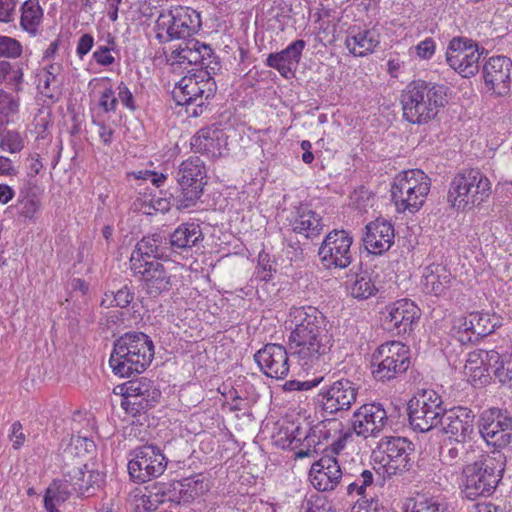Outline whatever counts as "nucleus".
Returning a JSON list of instances; mask_svg holds the SVG:
<instances>
[{
  "mask_svg": "<svg viewBox=\"0 0 512 512\" xmlns=\"http://www.w3.org/2000/svg\"><path fill=\"white\" fill-rule=\"evenodd\" d=\"M16 16L15 0H0V22L10 23Z\"/></svg>",
  "mask_w": 512,
  "mask_h": 512,
  "instance_id": "obj_54",
  "label": "nucleus"
},
{
  "mask_svg": "<svg viewBox=\"0 0 512 512\" xmlns=\"http://www.w3.org/2000/svg\"><path fill=\"white\" fill-rule=\"evenodd\" d=\"M133 297L134 294L130 291V289L127 286H124L117 292H114L112 301H114V306L125 308L132 302Z\"/></svg>",
  "mask_w": 512,
  "mask_h": 512,
  "instance_id": "obj_60",
  "label": "nucleus"
},
{
  "mask_svg": "<svg viewBox=\"0 0 512 512\" xmlns=\"http://www.w3.org/2000/svg\"><path fill=\"white\" fill-rule=\"evenodd\" d=\"M94 38L92 35L86 33L83 34L77 44V54L82 58L86 55L93 47Z\"/></svg>",
  "mask_w": 512,
  "mask_h": 512,
  "instance_id": "obj_63",
  "label": "nucleus"
},
{
  "mask_svg": "<svg viewBox=\"0 0 512 512\" xmlns=\"http://www.w3.org/2000/svg\"><path fill=\"white\" fill-rule=\"evenodd\" d=\"M72 495H76L73 486L67 481V476L64 474L62 480L53 481L46 489L44 495L45 508H57L58 505L67 501Z\"/></svg>",
  "mask_w": 512,
  "mask_h": 512,
  "instance_id": "obj_41",
  "label": "nucleus"
},
{
  "mask_svg": "<svg viewBox=\"0 0 512 512\" xmlns=\"http://www.w3.org/2000/svg\"><path fill=\"white\" fill-rule=\"evenodd\" d=\"M358 387L349 379H339L320 388L315 397L316 406L325 414L348 411L356 402Z\"/></svg>",
  "mask_w": 512,
  "mask_h": 512,
  "instance_id": "obj_13",
  "label": "nucleus"
},
{
  "mask_svg": "<svg viewBox=\"0 0 512 512\" xmlns=\"http://www.w3.org/2000/svg\"><path fill=\"white\" fill-rule=\"evenodd\" d=\"M288 221L293 232L306 238L318 236L324 227L322 217L309 204L296 206L291 211Z\"/></svg>",
  "mask_w": 512,
  "mask_h": 512,
  "instance_id": "obj_31",
  "label": "nucleus"
},
{
  "mask_svg": "<svg viewBox=\"0 0 512 512\" xmlns=\"http://www.w3.org/2000/svg\"><path fill=\"white\" fill-rule=\"evenodd\" d=\"M481 54L479 45L472 39L454 37L447 47L446 62L462 77L469 78L479 71Z\"/></svg>",
  "mask_w": 512,
  "mask_h": 512,
  "instance_id": "obj_14",
  "label": "nucleus"
},
{
  "mask_svg": "<svg viewBox=\"0 0 512 512\" xmlns=\"http://www.w3.org/2000/svg\"><path fill=\"white\" fill-rule=\"evenodd\" d=\"M435 48V41L432 38H426L415 47V50L421 59H430L435 53Z\"/></svg>",
  "mask_w": 512,
  "mask_h": 512,
  "instance_id": "obj_59",
  "label": "nucleus"
},
{
  "mask_svg": "<svg viewBox=\"0 0 512 512\" xmlns=\"http://www.w3.org/2000/svg\"><path fill=\"white\" fill-rule=\"evenodd\" d=\"M445 411L441 396L434 390H424L409 402L410 425L414 430L428 432L440 423Z\"/></svg>",
  "mask_w": 512,
  "mask_h": 512,
  "instance_id": "obj_11",
  "label": "nucleus"
},
{
  "mask_svg": "<svg viewBox=\"0 0 512 512\" xmlns=\"http://www.w3.org/2000/svg\"><path fill=\"white\" fill-rule=\"evenodd\" d=\"M407 512H447L446 507L434 497H418Z\"/></svg>",
  "mask_w": 512,
  "mask_h": 512,
  "instance_id": "obj_48",
  "label": "nucleus"
},
{
  "mask_svg": "<svg viewBox=\"0 0 512 512\" xmlns=\"http://www.w3.org/2000/svg\"><path fill=\"white\" fill-rule=\"evenodd\" d=\"M394 239V227L384 219H376L365 226L363 243L365 249L371 254L385 253L394 244Z\"/></svg>",
  "mask_w": 512,
  "mask_h": 512,
  "instance_id": "obj_27",
  "label": "nucleus"
},
{
  "mask_svg": "<svg viewBox=\"0 0 512 512\" xmlns=\"http://www.w3.org/2000/svg\"><path fill=\"white\" fill-rule=\"evenodd\" d=\"M156 38L162 42L186 39L201 27L200 14L185 6H173L160 13L156 20Z\"/></svg>",
  "mask_w": 512,
  "mask_h": 512,
  "instance_id": "obj_8",
  "label": "nucleus"
},
{
  "mask_svg": "<svg viewBox=\"0 0 512 512\" xmlns=\"http://www.w3.org/2000/svg\"><path fill=\"white\" fill-rule=\"evenodd\" d=\"M484 86L491 95L506 96L512 85V60L506 56H492L482 67Z\"/></svg>",
  "mask_w": 512,
  "mask_h": 512,
  "instance_id": "obj_18",
  "label": "nucleus"
},
{
  "mask_svg": "<svg viewBox=\"0 0 512 512\" xmlns=\"http://www.w3.org/2000/svg\"><path fill=\"white\" fill-rule=\"evenodd\" d=\"M146 490V493L139 498L140 504L146 511L156 510L161 504L174 501L175 492L170 484L156 483Z\"/></svg>",
  "mask_w": 512,
  "mask_h": 512,
  "instance_id": "obj_38",
  "label": "nucleus"
},
{
  "mask_svg": "<svg viewBox=\"0 0 512 512\" xmlns=\"http://www.w3.org/2000/svg\"><path fill=\"white\" fill-rule=\"evenodd\" d=\"M504 471L502 456L484 455L463 469L462 493L469 500L489 496L496 489Z\"/></svg>",
  "mask_w": 512,
  "mask_h": 512,
  "instance_id": "obj_4",
  "label": "nucleus"
},
{
  "mask_svg": "<svg viewBox=\"0 0 512 512\" xmlns=\"http://www.w3.org/2000/svg\"><path fill=\"white\" fill-rule=\"evenodd\" d=\"M169 61L172 65H196L200 69L214 70L213 65L218 63L215 61V56L212 48L196 39H188L178 45L177 48L172 50Z\"/></svg>",
  "mask_w": 512,
  "mask_h": 512,
  "instance_id": "obj_23",
  "label": "nucleus"
},
{
  "mask_svg": "<svg viewBox=\"0 0 512 512\" xmlns=\"http://www.w3.org/2000/svg\"><path fill=\"white\" fill-rule=\"evenodd\" d=\"M305 46L302 39L293 41L281 52L269 54L266 65L276 69L284 78H290L298 67Z\"/></svg>",
  "mask_w": 512,
  "mask_h": 512,
  "instance_id": "obj_32",
  "label": "nucleus"
},
{
  "mask_svg": "<svg viewBox=\"0 0 512 512\" xmlns=\"http://www.w3.org/2000/svg\"><path fill=\"white\" fill-rule=\"evenodd\" d=\"M16 207L21 216L32 219L40 208V201L34 195H20Z\"/></svg>",
  "mask_w": 512,
  "mask_h": 512,
  "instance_id": "obj_49",
  "label": "nucleus"
},
{
  "mask_svg": "<svg viewBox=\"0 0 512 512\" xmlns=\"http://www.w3.org/2000/svg\"><path fill=\"white\" fill-rule=\"evenodd\" d=\"M67 481L73 486L78 497H90L100 488L104 475L97 470H87V466H78L65 473Z\"/></svg>",
  "mask_w": 512,
  "mask_h": 512,
  "instance_id": "obj_35",
  "label": "nucleus"
},
{
  "mask_svg": "<svg viewBox=\"0 0 512 512\" xmlns=\"http://www.w3.org/2000/svg\"><path fill=\"white\" fill-rule=\"evenodd\" d=\"M132 271L135 275L140 276L144 288L150 296L157 297L172 286V275L158 260H153L147 266Z\"/></svg>",
  "mask_w": 512,
  "mask_h": 512,
  "instance_id": "obj_29",
  "label": "nucleus"
},
{
  "mask_svg": "<svg viewBox=\"0 0 512 512\" xmlns=\"http://www.w3.org/2000/svg\"><path fill=\"white\" fill-rule=\"evenodd\" d=\"M439 424L450 439L466 441L474 430V414L470 409L455 407L445 411Z\"/></svg>",
  "mask_w": 512,
  "mask_h": 512,
  "instance_id": "obj_28",
  "label": "nucleus"
},
{
  "mask_svg": "<svg viewBox=\"0 0 512 512\" xmlns=\"http://www.w3.org/2000/svg\"><path fill=\"white\" fill-rule=\"evenodd\" d=\"M261 371L268 377L284 379L290 369L289 356L280 344H266L254 355Z\"/></svg>",
  "mask_w": 512,
  "mask_h": 512,
  "instance_id": "obj_25",
  "label": "nucleus"
},
{
  "mask_svg": "<svg viewBox=\"0 0 512 512\" xmlns=\"http://www.w3.org/2000/svg\"><path fill=\"white\" fill-rule=\"evenodd\" d=\"M216 84L208 69H199L184 76L173 90L177 105L186 106L189 116L198 117L203 113L205 101L214 95Z\"/></svg>",
  "mask_w": 512,
  "mask_h": 512,
  "instance_id": "obj_7",
  "label": "nucleus"
},
{
  "mask_svg": "<svg viewBox=\"0 0 512 512\" xmlns=\"http://www.w3.org/2000/svg\"><path fill=\"white\" fill-rule=\"evenodd\" d=\"M464 442L465 441L450 439V441L445 443L441 448V459L450 465L455 463L458 459H460V456L464 451Z\"/></svg>",
  "mask_w": 512,
  "mask_h": 512,
  "instance_id": "obj_50",
  "label": "nucleus"
},
{
  "mask_svg": "<svg viewBox=\"0 0 512 512\" xmlns=\"http://www.w3.org/2000/svg\"><path fill=\"white\" fill-rule=\"evenodd\" d=\"M206 169L199 157H190L183 161L178 169L177 182L180 192L172 196L169 204L177 210H185L195 206L203 193L206 184Z\"/></svg>",
  "mask_w": 512,
  "mask_h": 512,
  "instance_id": "obj_9",
  "label": "nucleus"
},
{
  "mask_svg": "<svg viewBox=\"0 0 512 512\" xmlns=\"http://www.w3.org/2000/svg\"><path fill=\"white\" fill-rule=\"evenodd\" d=\"M382 454L381 461L389 475H395L408 469L412 444L402 437H385L378 444Z\"/></svg>",
  "mask_w": 512,
  "mask_h": 512,
  "instance_id": "obj_24",
  "label": "nucleus"
},
{
  "mask_svg": "<svg viewBox=\"0 0 512 512\" xmlns=\"http://www.w3.org/2000/svg\"><path fill=\"white\" fill-rule=\"evenodd\" d=\"M379 43V34L373 29L353 25L346 30L345 46L354 56L363 57L372 53Z\"/></svg>",
  "mask_w": 512,
  "mask_h": 512,
  "instance_id": "obj_34",
  "label": "nucleus"
},
{
  "mask_svg": "<svg viewBox=\"0 0 512 512\" xmlns=\"http://www.w3.org/2000/svg\"><path fill=\"white\" fill-rule=\"evenodd\" d=\"M161 242V236L157 234L143 237L138 241L130 257L131 270L140 269L153 260L163 258L165 252L161 247Z\"/></svg>",
  "mask_w": 512,
  "mask_h": 512,
  "instance_id": "obj_36",
  "label": "nucleus"
},
{
  "mask_svg": "<svg viewBox=\"0 0 512 512\" xmlns=\"http://www.w3.org/2000/svg\"><path fill=\"white\" fill-rule=\"evenodd\" d=\"M9 438L14 449H20L24 445L26 435L23 432L22 424L19 421H16L11 425Z\"/></svg>",
  "mask_w": 512,
  "mask_h": 512,
  "instance_id": "obj_56",
  "label": "nucleus"
},
{
  "mask_svg": "<svg viewBox=\"0 0 512 512\" xmlns=\"http://www.w3.org/2000/svg\"><path fill=\"white\" fill-rule=\"evenodd\" d=\"M419 317L418 307L409 299L397 300L385 306L381 311L384 328L397 335L409 333Z\"/></svg>",
  "mask_w": 512,
  "mask_h": 512,
  "instance_id": "obj_20",
  "label": "nucleus"
},
{
  "mask_svg": "<svg viewBox=\"0 0 512 512\" xmlns=\"http://www.w3.org/2000/svg\"><path fill=\"white\" fill-rule=\"evenodd\" d=\"M291 330L289 347L304 369L324 361L333 346L325 317L314 307H293L286 320Z\"/></svg>",
  "mask_w": 512,
  "mask_h": 512,
  "instance_id": "obj_1",
  "label": "nucleus"
},
{
  "mask_svg": "<svg viewBox=\"0 0 512 512\" xmlns=\"http://www.w3.org/2000/svg\"><path fill=\"white\" fill-rule=\"evenodd\" d=\"M353 237L345 230H333L324 238L318 255L324 267L344 269L352 262Z\"/></svg>",
  "mask_w": 512,
  "mask_h": 512,
  "instance_id": "obj_15",
  "label": "nucleus"
},
{
  "mask_svg": "<svg viewBox=\"0 0 512 512\" xmlns=\"http://www.w3.org/2000/svg\"><path fill=\"white\" fill-rule=\"evenodd\" d=\"M24 147L22 136L14 130H5L0 135V148L9 153H18Z\"/></svg>",
  "mask_w": 512,
  "mask_h": 512,
  "instance_id": "obj_47",
  "label": "nucleus"
},
{
  "mask_svg": "<svg viewBox=\"0 0 512 512\" xmlns=\"http://www.w3.org/2000/svg\"><path fill=\"white\" fill-rule=\"evenodd\" d=\"M490 194L489 179L479 170L471 169L453 177L447 193V201L457 211H467L479 206Z\"/></svg>",
  "mask_w": 512,
  "mask_h": 512,
  "instance_id": "obj_5",
  "label": "nucleus"
},
{
  "mask_svg": "<svg viewBox=\"0 0 512 512\" xmlns=\"http://www.w3.org/2000/svg\"><path fill=\"white\" fill-rule=\"evenodd\" d=\"M501 325V318L489 312H472L457 318L453 329L459 334L462 343L478 340L487 336Z\"/></svg>",
  "mask_w": 512,
  "mask_h": 512,
  "instance_id": "obj_19",
  "label": "nucleus"
},
{
  "mask_svg": "<svg viewBox=\"0 0 512 512\" xmlns=\"http://www.w3.org/2000/svg\"><path fill=\"white\" fill-rule=\"evenodd\" d=\"M123 389L122 407L132 415L153 407L161 397L160 390L155 388L153 383L146 378L129 381Z\"/></svg>",
  "mask_w": 512,
  "mask_h": 512,
  "instance_id": "obj_22",
  "label": "nucleus"
},
{
  "mask_svg": "<svg viewBox=\"0 0 512 512\" xmlns=\"http://www.w3.org/2000/svg\"><path fill=\"white\" fill-rule=\"evenodd\" d=\"M479 429L488 445L505 447L511 441L512 418L507 411L492 408L482 413Z\"/></svg>",
  "mask_w": 512,
  "mask_h": 512,
  "instance_id": "obj_17",
  "label": "nucleus"
},
{
  "mask_svg": "<svg viewBox=\"0 0 512 512\" xmlns=\"http://www.w3.org/2000/svg\"><path fill=\"white\" fill-rule=\"evenodd\" d=\"M61 66L59 64H51L47 68L44 69L42 74L40 75V84L39 87L41 91L46 96H52L55 91H57L61 84Z\"/></svg>",
  "mask_w": 512,
  "mask_h": 512,
  "instance_id": "obj_44",
  "label": "nucleus"
},
{
  "mask_svg": "<svg viewBox=\"0 0 512 512\" xmlns=\"http://www.w3.org/2000/svg\"><path fill=\"white\" fill-rule=\"evenodd\" d=\"M355 482L359 486L361 496L365 497L367 488L374 482V474L370 470H363Z\"/></svg>",
  "mask_w": 512,
  "mask_h": 512,
  "instance_id": "obj_62",
  "label": "nucleus"
},
{
  "mask_svg": "<svg viewBox=\"0 0 512 512\" xmlns=\"http://www.w3.org/2000/svg\"><path fill=\"white\" fill-rule=\"evenodd\" d=\"M352 440V430L345 427L338 419H326L311 428L309 444L327 443L324 453L340 454L347 443Z\"/></svg>",
  "mask_w": 512,
  "mask_h": 512,
  "instance_id": "obj_16",
  "label": "nucleus"
},
{
  "mask_svg": "<svg viewBox=\"0 0 512 512\" xmlns=\"http://www.w3.org/2000/svg\"><path fill=\"white\" fill-rule=\"evenodd\" d=\"M118 97L117 101L120 100L122 104L127 107L128 109L134 111L136 109L134 96L130 89L127 87V85L124 82H120L118 87Z\"/></svg>",
  "mask_w": 512,
  "mask_h": 512,
  "instance_id": "obj_57",
  "label": "nucleus"
},
{
  "mask_svg": "<svg viewBox=\"0 0 512 512\" xmlns=\"http://www.w3.org/2000/svg\"><path fill=\"white\" fill-rule=\"evenodd\" d=\"M327 506V502L322 497L311 498L307 502V512H331L330 506Z\"/></svg>",
  "mask_w": 512,
  "mask_h": 512,
  "instance_id": "obj_64",
  "label": "nucleus"
},
{
  "mask_svg": "<svg viewBox=\"0 0 512 512\" xmlns=\"http://www.w3.org/2000/svg\"><path fill=\"white\" fill-rule=\"evenodd\" d=\"M167 467V459L155 445H143L130 453L128 472L136 482H146L161 476Z\"/></svg>",
  "mask_w": 512,
  "mask_h": 512,
  "instance_id": "obj_12",
  "label": "nucleus"
},
{
  "mask_svg": "<svg viewBox=\"0 0 512 512\" xmlns=\"http://www.w3.org/2000/svg\"><path fill=\"white\" fill-rule=\"evenodd\" d=\"M99 105L105 112L116 110L117 97H115L114 91L111 87L105 88L100 97Z\"/></svg>",
  "mask_w": 512,
  "mask_h": 512,
  "instance_id": "obj_58",
  "label": "nucleus"
},
{
  "mask_svg": "<svg viewBox=\"0 0 512 512\" xmlns=\"http://www.w3.org/2000/svg\"><path fill=\"white\" fill-rule=\"evenodd\" d=\"M374 379L386 382L404 374L410 366L409 347L399 341L381 344L372 355Z\"/></svg>",
  "mask_w": 512,
  "mask_h": 512,
  "instance_id": "obj_10",
  "label": "nucleus"
},
{
  "mask_svg": "<svg viewBox=\"0 0 512 512\" xmlns=\"http://www.w3.org/2000/svg\"><path fill=\"white\" fill-rule=\"evenodd\" d=\"M483 355L486 371L492 369L495 376L499 378V381L502 383L506 382V379L512 378L511 376H508L507 373H505L504 362L499 352L495 350H483Z\"/></svg>",
  "mask_w": 512,
  "mask_h": 512,
  "instance_id": "obj_46",
  "label": "nucleus"
},
{
  "mask_svg": "<svg viewBox=\"0 0 512 512\" xmlns=\"http://www.w3.org/2000/svg\"><path fill=\"white\" fill-rule=\"evenodd\" d=\"M202 231L196 223H183L170 235V245L175 250H187L202 239Z\"/></svg>",
  "mask_w": 512,
  "mask_h": 512,
  "instance_id": "obj_37",
  "label": "nucleus"
},
{
  "mask_svg": "<svg viewBox=\"0 0 512 512\" xmlns=\"http://www.w3.org/2000/svg\"><path fill=\"white\" fill-rule=\"evenodd\" d=\"M454 281L455 277L445 265L433 263L424 268L421 283L426 293L444 296L448 293Z\"/></svg>",
  "mask_w": 512,
  "mask_h": 512,
  "instance_id": "obj_33",
  "label": "nucleus"
},
{
  "mask_svg": "<svg viewBox=\"0 0 512 512\" xmlns=\"http://www.w3.org/2000/svg\"><path fill=\"white\" fill-rule=\"evenodd\" d=\"M465 370L481 377L486 371L483 350L473 351L468 354Z\"/></svg>",
  "mask_w": 512,
  "mask_h": 512,
  "instance_id": "obj_52",
  "label": "nucleus"
},
{
  "mask_svg": "<svg viewBox=\"0 0 512 512\" xmlns=\"http://www.w3.org/2000/svg\"><path fill=\"white\" fill-rule=\"evenodd\" d=\"M154 357V344L142 332H127L114 342L109 364L113 372L121 377L140 374L150 365Z\"/></svg>",
  "mask_w": 512,
  "mask_h": 512,
  "instance_id": "obj_3",
  "label": "nucleus"
},
{
  "mask_svg": "<svg viewBox=\"0 0 512 512\" xmlns=\"http://www.w3.org/2000/svg\"><path fill=\"white\" fill-rule=\"evenodd\" d=\"M93 58L96 63L101 66H109L115 62V58L111 53V48L107 45L98 46L93 53Z\"/></svg>",
  "mask_w": 512,
  "mask_h": 512,
  "instance_id": "obj_55",
  "label": "nucleus"
},
{
  "mask_svg": "<svg viewBox=\"0 0 512 512\" xmlns=\"http://www.w3.org/2000/svg\"><path fill=\"white\" fill-rule=\"evenodd\" d=\"M179 496L184 502H191L210 490L209 480L201 475L185 478L179 483Z\"/></svg>",
  "mask_w": 512,
  "mask_h": 512,
  "instance_id": "obj_42",
  "label": "nucleus"
},
{
  "mask_svg": "<svg viewBox=\"0 0 512 512\" xmlns=\"http://www.w3.org/2000/svg\"><path fill=\"white\" fill-rule=\"evenodd\" d=\"M430 187V178L419 169L399 173L391 187V196L396 210L411 213L418 211L423 206Z\"/></svg>",
  "mask_w": 512,
  "mask_h": 512,
  "instance_id": "obj_6",
  "label": "nucleus"
},
{
  "mask_svg": "<svg viewBox=\"0 0 512 512\" xmlns=\"http://www.w3.org/2000/svg\"><path fill=\"white\" fill-rule=\"evenodd\" d=\"M352 434L363 438L377 437L386 427L388 416L379 403H367L360 406L352 415Z\"/></svg>",
  "mask_w": 512,
  "mask_h": 512,
  "instance_id": "obj_21",
  "label": "nucleus"
},
{
  "mask_svg": "<svg viewBox=\"0 0 512 512\" xmlns=\"http://www.w3.org/2000/svg\"><path fill=\"white\" fill-rule=\"evenodd\" d=\"M19 111V98L0 91V124H8Z\"/></svg>",
  "mask_w": 512,
  "mask_h": 512,
  "instance_id": "obj_45",
  "label": "nucleus"
},
{
  "mask_svg": "<svg viewBox=\"0 0 512 512\" xmlns=\"http://www.w3.org/2000/svg\"><path fill=\"white\" fill-rule=\"evenodd\" d=\"M309 434L302 430L300 425L293 422L283 423L277 433L274 435V439L277 445L283 449H296L302 440L308 441Z\"/></svg>",
  "mask_w": 512,
  "mask_h": 512,
  "instance_id": "obj_40",
  "label": "nucleus"
},
{
  "mask_svg": "<svg viewBox=\"0 0 512 512\" xmlns=\"http://www.w3.org/2000/svg\"><path fill=\"white\" fill-rule=\"evenodd\" d=\"M21 53L22 46L18 40L0 35V57L17 58Z\"/></svg>",
  "mask_w": 512,
  "mask_h": 512,
  "instance_id": "obj_51",
  "label": "nucleus"
},
{
  "mask_svg": "<svg viewBox=\"0 0 512 512\" xmlns=\"http://www.w3.org/2000/svg\"><path fill=\"white\" fill-rule=\"evenodd\" d=\"M23 68L20 64H15V67L12 69L9 77L5 81L7 85L12 87L16 92L21 90V85L23 83Z\"/></svg>",
  "mask_w": 512,
  "mask_h": 512,
  "instance_id": "obj_61",
  "label": "nucleus"
},
{
  "mask_svg": "<svg viewBox=\"0 0 512 512\" xmlns=\"http://www.w3.org/2000/svg\"><path fill=\"white\" fill-rule=\"evenodd\" d=\"M20 26L30 35L35 36L43 19V9L39 0H26L20 8Z\"/></svg>",
  "mask_w": 512,
  "mask_h": 512,
  "instance_id": "obj_39",
  "label": "nucleus"
},
{
  "mask_svg": "<svg viewBox=\"0 0 512 512\" xmlns=\"http://www.w3.org/2000/svg\"><path fill=\"white\" fill-rule=\"evenodd\" d=\"M192 148L212 158L221 157L227 150L225 132L215 126L200 129L191 140Z\"/></svg>",
  "mask_w": 512,
  "mask_h": 512,
  "instance_id": "obj_30",
  "label": "nucleus"
},
{
  "mask_svg": "<svg viewBox=\"0 0 512 512\" xmlns=\"http://www.w3.org/2000/svg\"><path fill=\"white\" fill-rule=\"evenodd\" d=\"M336 455L326 452L312 464L310 481L317 490L331 491L340 483L343 474Z\"/></svg>",
  "mask_w": 512,
  "mask_h": 512,
  "instance_id": "obj_26",
  "label": "nucleus"
},
{
  "mask_svg": "<svg viewBox=\"0 0 512 512\" xmlns=\"http://www.w3.org/2000/svg\"><path fill=\"white\" fill-rule=\"evenodd\" d=\"M68 449L71 453L75 450L77 456H83L95 450V443L87 437L72 436Z\"/></svg>",
  "mask_w": 512,
  "mask_h": 512,
  "instance_id": "obj_53",
  "label": "nucleus"
},
{
  "mask_svg": "<svg viewBox=\"0 0 512 512\" xmlns=\"http://www.w3.org/2000/svg\"><path fill=\"white\" fill-rule=\"evenodd\" d=\"M449 88L422 80L412 81L402 91L403 118L411 124H426L448 103Z\"/></svg>",
  "mask_w": 512,
  "mask_h": 512,
  "instance_id": "obj_2",
  "label": "nucleus"
},
{
  "mask_svg": "<svg viewBox=\"0 0 512 512\" xmlns=\"http://www.w3.org/2000/svg\"><path fill=\"white\" fill-rule=\"evenodd\" d=\"M378 291L372 276L367 271L357 274L349 286L350 295L359 300L368 299Z\"/></svg>",
  "mask_w": 512,
  "mask_h": 512,
  "instance_id": "obj_43",
  "label": "nucleus"
}]
</instances>
